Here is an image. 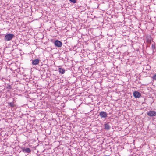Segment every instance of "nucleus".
I'll use <instances>...</instances> for the list:
<instances>
[{"instance_id": "nucleus-1", "label": "nucleus", "mask_w": 156, "mask_h": 156, "mask_svg": "<svg viewBox=\"0 0 156 156\" xmlns=\"http://www.w3.org/2000/svg\"><path fill=\"white\" fill-rule=\"evenodd\" d=\"M15 37V36L12 34H7L5 36L4 40L5 41H10L11 40Z\"/></svg>"}, {"instance_id": "nucleus-2", "label": "nucleus", "mask_w": 156, "mask_h": 156, "mask_svg": "<svg viewBox=\"0 0 156 156\" xmlns=\"http://www.w3.org/2000/svg\"><path fill=\"white\" fill-rule=\"evenodd\" d=\"M147 114L150 117L156 116V112L153 111H150L147 112Z\"/></svg>"}, {"instance_id": "nucleus-3", "label": "nucleus", "mask_w": 156, "mask_h": 156, "mask_svg": "<svg viewBox=\"0 0 156 156\" xmlns=\"http://www.w3.org/2000/svg\"><path fill=\"white\" fill-rule=\"evenodd\" d=\"M134 97L136 98H138L141 96L140 93L137 91H134L133 93Z\"/></svg>"}, {"instance_id": "nucleus-4", "label": "nucleus", "mask_w": 156, "mask_h": 156, "mask_svg": "<svg viewBox=\"0 0 156 156\" xmlns=\"http://www.w3.org/2000/svg\"><path fill=\"white\" fill-rule=\"evenodd\" d=\"M66 70L64 68L62 67V65H59V73L62 74H64Z\"/></svg>"}, {"instance_id": "nucleus-5", "label": "nucleus", "mask_w": 156, "mask_h": 156, "mask_svg": "<svg viewBox=\"0 0 156 156\" xmlns=\"http://www.w3.org/2000/svg\"><path fill=\"white\" fill-rule=\"evenodd\" d=\"M22 150L23 152L26 153H30L31 152V150L29 148L23 147L22 148Z\"/></svg>"}, {"instance_id": "nucleus-6", "label": "nucleus", "mask_w": 156, "mask_h": 156, "mask_svg": "<svg viewBox=\"0 0 156 156\" xmlns=\"http://www.w3.org/2000/svg\"><path fill=\"white\" fill-rule=\"evenodd\" d=\"M107 114L106 112L104 111H101L100 112L98 116H100L101 117H107Z\"/></svg>"}, {"instance_id": "nucleus-7", "label": "nucleus", "mask_w": 156, "mask_h": 156, "mask_svg": "<svg viewBox=\"0 0 156 156\" xmlns=\"http://www.w3.org/2000/svg\"><path fill=\"white\" fill-rule=\"evenodd\" d=\"M32 60V64L34 65H36L38 64L39 62V60L38 59H35Z\"/></svg>"}, {"instance_id": "nucleus-8", "label": "nucleus", "mask_w": 156, "mask_h": 156, "mask_svg": "<svg viewBox=\"0 0 156 156\" xmlns=\"http://www.w3.org/2000/svg\"><path fill=\"white\" fill-rule=\"evenodd\" d=\"M63 58H62L61 57H59V63H60V65H62V66L64 65V66H65V61L63 60Z\"/></svg>"}, {"instance_id": "nucleus-9", "label": "nucleus", "mask_w": 156, "mask_h": 156, "mask_svg": "<svg viewBox=\"0 0 156 156\" xmlns=\"http://www.w3.org/2000/svg\"><path fill=\"white\" fill-rule=\"evenodd\" d=\"M105 129L106 130H108L110 128V126L108 124V123L105 124Z\"/></svg>"}, {"instance_id": "nucleus-10", "label": "nucleus", "mask_w": 156, "mask_h": 156, "mask_svg": "<svg viewBox=\"0 0 156 156\" xmlns=\"http://www.w3.org/2000/svg\"><path fill=\"white\" fill-rule=\"evenodd\" d=\"M9 106L11 107L14 108L16 106V105L14 104V102H10L8 103Z\"/></svg>"}, {"instance_id": "nucleus-11", "label": "nucleus", "mask_w": 156, "mask_h": 156, "mask_svg": "<svg viewBox=\"0 0 156 156\" xmlns=\"http://www.w3.org/2000/svg\"><path fill=\"white\" fill-rule=\"evenodd\" d=\"M147 42L149 44H150L151 43V37L147 38Z\"/></svg>"}, {"instance_id": "nucleus-12", "label": "nucleus", "mask_w": 156, "mask_h": 156, "mask_svg": "<svg viewBox=\"0 0 156 156\" xmlns=\"http://www.w3.org/2000/svg\"><path fill=\"white\" fill-rule=\"evenodd\" d=\"M54 44L55 46L58 47V40H56L54 42Z\"/></svg>"}, {"instance_id": "nucleus-13", "label": "nucleus", "mask_w": 156, "mask_h": 156, "mask_svg": "<svg viewBox=\"0 0 156 156\" xmlns=\"http://www.w3.org/2000/svg\"><path fill=\"white\" fill-rule=\"evenodd\" d=\"M155 44L154 43H152V44H151V45H152V50H153V53H154V49H155Z\"/></svg>"}, {"instance_id": "nucleus-14", "label": "nucleus", "mask_w": 156, "mask_h": 156, "mask_svg": "<svg viewBox=\"0 0 156 156\" xmlns=\"http://www.w3.org/2000/svg\"><path fill=\"white\" fill-rule=\"evenodd\" d=\"M71 2L73 3H76V0H69Z\"/></svg>"}, {"instance_id": "nucleus-15", "label": "nucleus", "mask_w": 156, "mask_h": 156, "mask_svg": "<svg viewBox=\"0 0 156 156\" xmlns=\"http://www.w3.org/2000/svg\"><path fill=\"white\" fill-rule=\"evenodd\" d=\"M152 78L154 80H156V74L154 75L153 76Z\"/></svg>"}, {"instance_id": "nucleus-16", "label": "nucleus", "mask_w": 156, "mask_h": 156, "mask_svg": "<svg viewBox=\"0 0 156 156\" xmlns=\"http://www.w3.org/2000/svg\"><path fill=\"white\" fill-rule=\"evenodd\" d=\"M62 43L61 42L59 41V48L61 47L62 46Z\"/></svg>"}, {"instance_id": "nucleus-17", "label": "nucleus", "mask_w": 156, "mask_h": 156, "mask_svg": "<svg viewBox=\"0 0 156 156\" xmlns=\"http://www.w3.org/2000/svg\"><path fill=\"white\" fill-rule=\"evenodd\" d=\"M61 107L62 108L63 106L64 107V105H65V104L64 103H62L61 104Z\"/></svg>"}, {"instance_id": "nucleus-18", "label": "nucleus", "mask_w": 156, "mask_h": 156, "mask_svg": "<svg viewBox=\"0 0 156 156\" xmlns=\"http://www.w3.org/2000/svg\"><path fill=\"white\" fill-rule=\"evenodd\" d=\"M61 112V114H62V111H60L59 110V115H60V113Z\"/></svg>"}, {"instance_id": "nucleus-19", "label": "nucleus", "mask_w": 156, "mask_h": 156, "mask_svg": "<svg viewBox=\"0 0 156 156\" xmlns=\"http://www.w3.org/2000/svg\"><path fill=\"white\" fill-rule=\"evenodd\" d=\"M59 117H62V115H60V116L59 115Z\"/></svg>"}, {"instance_id": "nucleus-20", "label": "nucleus", "mask_w": 156, "mask_h": 156, "mask_svg": "<svg viewBox=\"0 0 156 156\" xmlns=\"http://www.w3.org/2000/svg\"><path fill=\"white\" fill-rule=\"evenodd\" d=\"M153 118V120H154V119H155V118Z\"/></svg>"}, {"instance_id": "nucleus-21", "label": "nucleus", "mask_w": 156, "mask_h": 156, "mask_svg": "<svg viewBox=\"0 0 156 156\" xmlns=\"http://www.w3.org/2000/svg\"><path fill=\"white\" fill-rule=\"evenodd\" d=\"M107 156V155H106V156Z\"/></svg>"}]
</instances>
